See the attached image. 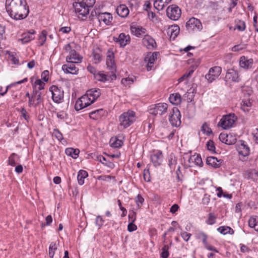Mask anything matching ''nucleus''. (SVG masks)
<instances>
[{"mask_svg":"<svg viewBox=\"0 0 258 258\" xmlns=\"http://www.w3.org/2000/svg\"><path fill=\"white\" fill-rule=\"evenodd\" d=\"M6 9L9 16L15 20L24 19L29 13L26 0H6Z\"/></svg>","mask_w":258,"mask_h":258,"instance_id":"1","label":"nucleus"},{"mask_svg":"<svg viewBox=\"0 0 258 258\" xmlns=\"http://www.w3.org/2000/svg\"><path fill=\"white\" fill-rule=\"evenodd\" d=\"M73 3L74 11L78 14L79 18L86 17L89 13V8L92 7L95 0H77Z\"/></svg>","mask_w":258,"mask_h":258,"instance_id":"2","label":"nucleus"},{"mask_svg":"<svg viewBox=\"0 0 258 258\" xmlns=\"http://www.w3.org/2000/svg\"><path fill=\"white\" fill-rule=\"evenodd\" d=\"M136 120V113L131 110L123 112L119 116V127L125 129L131 125Z\"/></svg>","mask_w":258,"mask_h":258,"instance_id":"3","label":"nucleus"},{"mask_svg":"<svg viewBox=\"0 0 258 258\" xmlns=\"http://www.w3.org/2000/svg\"><path fill=\"white\" fill-rule=\"evenodd\" d=\"M64 49L69 53L66 58L68 62L80 63L82 62L83 57L75 50L72 49L70 44H67L64 46Z\"/></svg>","mask_w":258,"mask_h":258,"instance_id":"4","label":"nucleus"},{"mask_svg":"<svg viewBox=\"0 0 258 258\" xmlns=\"http://www.w3.org/2000/svg\"><path fill=\"white\" fill-rule=\"evenodd\" d=\"M237 118L234 114H229L223 116L218 123L219 126L224 130L231 127L236 121Z\"/></svg>","mask_w":258,"mask_h":258,"instance_id":"5","label":"nucleus"},{"mask_svg":"<svg viewBox=\"0 0 258 258\" xmlns=\"http://www.w3.org/2000/svg\"><path fill=\"white\" fill-rule=\"evenodd\" d=\"M49 91L52 94V99L56 103H60L63 100V90L56 86L53 85L49 88Z\"/></svg>","mask_w":258,"mask_h":258,"instance_id":"6","label":"nucleus"},{"mask_svg":"<svg viewBox=\"0 0 258 258\" xmlns=\"http://www.w3.org/2000/svg\"><path fill=\"white\" fill-rule=\"evenodd\" d=\"M186 27L189 32H199L203 29L201 21L194 17L191 18L186 22Z\"/></svg>","mask_w":258,"mask_h":258,"instance_id":"7","label":"nucleus"},{"mask_svg":"<svg viewBox=\"0 0 258 258\" xmlns=\"http://www.w3.org/2000/svg\"><path fill=\"white\" fill-rule=\"evenodd\" d=\"M168 107V104L166 103H159L152 107L149 110V112L154 115H162L166 112Z\"/></svg>","mask_w":258,"mask_h":258,"instance_id":"8","label":"nucleus"},{"mask_svg":"<svg viewBox=\"0 0 258 258\" xmlns=\"http://www.w3.org/2000/svg\"><path fill=\"white\" fill-rule=\"evenodd\" d=\"M167 15L171 20L176 21L178 20L181 16V10L175 5L169 6L166 10Z\"/></svg>","mask_w":258,"mask_h":258,"instance_id":"9","label":"nucleus"},{"mask_svg":"<svg viewBox=\"0 0 258 258\" xmlns=\"http://www.w3.org/2000/svg\"><path fill=\"white\" fill-rule=\"evenodd\" d=\"M221 68L215 66L209 69L208 73L206 75L205 78L209 83H212L219 77L221 73Z\"/></svg>","mask_w":258,"mask_h":258,"instance_id":"10","label":"nucleus"},{"mask_svg":"<svg viewBox=\"0 0 258 258\" xmlns=\"http://www.w3.org/2000/svg\"><path fill=\"white\" fill-rule=\"evenodd\" d=\"M92 103V101H90V98L85 94L76 101L75 108L78 111L88 106Z\"/></svg>","mask_w":258,"mask_h":258,"instance_id":"11","label":"nucleus"},{"mask_svg":"<svg viewBox=\"0 0 258 258\" xmlns=\"http://www.w3.org/2000/svg\"><path fill=\"white\" fill-rule=\"evenodd\" d=\"M159 55L158 52H149L146 55L144 58L145 61L147 63L146 68L148 71L152 70L154 67L155 60Z\"/></svg>","mask_w":258,"mask_h":258,"instance_id":"12","label":"nucleus"},{"mask_svg":"<svg viewBox=\"0 0 258 258\" xmlns=\"http://www.w3.org/2000/svg\"><path fill=\"white\" fill-rule=\"evenodd\" d=\"M202 165L203 162L201 156L198 154H194L189 156L187 163H184V167L187 169L193 167L194 165L201 166Z\"/></svg>","mask_w":258,"mask_h":258,"instance_id":"13","label":"nucleus"},{"mask_svg":"<svg viewBox=\"0 0 258 258\" xmlns=\"http://www.w3.org/2000/svg\"><path fill=\"white\" fill-rule=\"evenodd\" d=\"M26 96L28 97L29 102L28 105L29 107H31L34 105V98H36L37 103L35 104V106L39 104L42 101V94L40 92L34 89L31 95H30L29 92L26 94Z\"/></svg>","mask_w":258,"mask_h":258,"instance_id":"14","label":"nucleus"},{"mask_svg":"<svg viewBox=\"0 0 258 258\" xmlns=\"http://www.w3.org/2000/svg\"><path fill=\"white\" fill-rule=\"evenodd\" d=\"M181 115L179 109L177 107H173L172 114L169 116V121L174 126H178L181 124Z\"/></svg>","mask_w":258,"mask_h":258,"instance_id":"15","label":"nucleus"},{"mask_svg":"<svg viewBox=\"0 0 258 258\" xmlns=\"http://www.w3.org/2000/svg\"><path fill=\"white\" fill-rule=\"evenodd\" d=\"M113 40L118 43L120 47H124L131 42V37L128 34L124 33H121L117 37H113Z\"/></svg>","mask_w":258,"mask_h":258,"instance_id":"16","label":"nucleus"},{"mask_svg":"<svg viewBox=\"0 0 258 258\" xmlns=\"http://www.w3.org/2000/svg\"><path fill=\"white\" fill-rule=\"evenodd\" d=\"M94 78L98 81L105 82H111L116 78V75L112 73L111 75L105 74L103 72H98L95 74Z\"/></svg>","mask_w":258,"mask_h":258,"instance_id":"17","label":"nucleus"},{"mask_svg":"<svg viewBox=\"0 0 258 258\" xmlns=\"http://www.w3.org/2000/svg\"><path fill=\"white\" fill-rule=\"evenodd\" d=\"M36 34L34 30H30L28 32L23 33L22 35V38L18 39V41L20 42L22 44L29 43L31 41L35 39L34 36Z\"/></svg>","mask_w":258,"mask_h":258,"instance_id":"18","label":"nucleus"},{"mask_svg":"<svg viewBox=\"0 0 258 258\" xmlns=\"http://www.w3.org/2000/svg\"><path fill=\"white\" fill-rule=\"evenodd\" d=\"M163 156L161 151L154 152L151 155L150 159L154 166L157 167L161 165L163 161Z\"/></svg>","mask_w":258,"mask_h":258,"instance_id":"19","label":"nucleus"},{"mask_svg":"<svg viewBox=\"0 0 258 258\" xmlns=\"http://www.w3.org/2000/svg\"><path fill=\"white\" fill-rule=\"evenodd\" d=\"M130 30L132 34L137 37H141L146 33L147 30L142 26L132 24L130 26Z\"/></svg>","mask_w":258,"mask_h":258,"instance_id":"20","label":"nucleus"},{"mask_svg":"<svg viewBox=\"0 0 258 258\" xmlns=\"http://www.w3.org/2000/svg\"><path fill=\"white\" fill-rule=\"evenodd\" d=\"M225 80L226 81L238 82L240 79L237 71L233 69H229L225 76Z\"/></svg>","mask_w":258,"mask_h":258,"instance_id":"21","label":"nucleus"},{"mask_svg":"<svg viewBox=\"0 0 258 258\" xmlns=\"http://www.w3.org/2000/svg\"><path fill=\"white\" fill-rule=\"evenodd\" d=\"M142 41L144 45L149 49H153L157 47L155 40L149 35H145Z\"/></svg>","mask_w":258,"mask_h":258,"instance_id":"22","label":"nucleus"},{"mask_svg":"<svg viewBox=\"0 0 258 258\" xmlns=\"http://www.w3.org/2000/svg\"><path fill=\"white\" fill-rule=\"evenodd\" d=\"M97 18L100 23L103 22L106 25H110L112 20L111 15L108 13H99L97 15Z\"/></svg>","mask_w":258,"mask_h":258,"instance_id":"23","label":"nucleus"},{"mask_svg":"<svg viewBox=\"0 0 258 258\" xmlns=\"http://www.w3.org/2000/svg\"><path fill=\"white\" fill-rule=\"evenodd\" d=\"M253 60L252 58H248L245 56H242L240 58L239 66L244 69H249L252 68Z\"/></svg>","mask_w":258,"mask_h":258,"instance_id":"24","label":"nucleus"},{"mask_svg":"<svg viewBox=\"0 0 258 258\" xmlns=\"http://www.w3.org/2000/svg\"><path fill=\"white\" fill-rule=\"evenodd\" d=\"M68 64H63L62 66V70L64 73L72 74H77L79 71L78 69L76 67L74 62H68Z\"/></svg>","mask_w":258,"mask_h":258,"instance_id":"25","label":"nucleus"},{"mask_svg":"<svg viewBox=\"0 0 258 258\" xmlns=\"http://www.w3.org/2000/svg\"><path fill=\"white\" fill-rule=\"evenodd\" d=\"M100 89L93 88L89 90H88L86 93V95L90 98V101H92L93 103L100 95Z\"/></svg>","mask_w":258,"mask_h":258,"instance_id":"26","label":"nucleus"},{"mask_svg":"<svg viewBox=\"0 0 258 258\" xmlns=\"http://www.w3.org/2000/svg\"><path fill=\"white\" fill-rule=\"evenodd\" d=\"M106 113V111L103 109H99L90 112L89 116L92 119L97 120L102 116H105Z\"/></svg>","mask_w":258,"mask_h":258,"instance_id":"27","label":"nucleus"},{"mask_svg":"<svg viewBox=\"0 0 258 258\" xmlns=\"http://www.w3.org/2000/svg\"><path fill=\"white\" fill-rule=\"evenodd\" d=\"M222 161V160H218L217 158L213 156L208 157L206 160L207 164L214 168L219 167Z\"/></svg>","mask_w":258,"mask_h":258,"instance_id":"28","label":"nucleus"},{"mask_svg":"<svg viewBox=\"0 0 258 258\" xmlns=\"http://www.w3.org/2000/svg\"><path fill=\"white\" fill-rule=\"evenodd\" d=\"M116 11L118 15L122 18L126 17L129 14V10L124 5H120L118 6Z\"/></svg>","mask_w":258,"mask_h":258,"instance_id":"29","label":"nucleus"},{"mask_svg":"<svg viewBox=\"0 0 258 258\" xmlns=\"http://www.w3.org/2000/svg\"><path fill=\"white\" fill-rule=\"evenodd\" d=\"M237 151L240 155L243 156H247L249 153V149L244 143V141H241V144L237 148Z\"/></svg>","mask_w":258,"mask_h":258,"instance_id":"30","label":"nucleus"},{"mask_svg":"<svg viewBox=\"0 0 258 258\" xmlns=\"http://www.w3.org/2000/svg\"><path fill=\"white\" fill-rule=\"evenodd\" d=\"M171 0H154V7L158 11L162 10Z\"/></svg>","mask_w":258,"mask_h":258,"instance_id":"31","label":"nucleus"},{"mask_svg":"<svg viewBox=\"0 0 258 258\" xmlns=\"http://www.w3.org/2000/svg\"><path fill=\"white\" fill-rule=\"evenodd\" d=\"M106 65L110 69H113L114 68V54L112 51H108L107 53Z\"/></svg>","mask_w":258,"mask_h":258,"instance_id":"32","label":"nucleus"},{"mask_svg":"<svg viewBox=\"0 0 258 258\" xmlns=\"http://www.w3.org/2000/svg\"><path fill=\"white\" fill-rule=\"evenodd\" d=\"M170 102L174 105H178L181 102V96L179 93L172 94L169 97Z\"/></svg>","mask_w":258,"mask_h":258,"instance_id":"33","label":"nucleus"},{"mask_svg":"<svg viewBox=\"0 0 258 258\" xmlns=\"http://www.w3.org/2000/svg\"><path fill=\"white\" fill-rule=\"evenodd\" d=\"M66 154L72 157L74 159H76L78 157L80 151L78 149H74L72 148H68L65 150Z\"/></svg>","mask_w":258,"mask_h":258,"instance_id":"34","label":"nucleus"},{"mask_svg":"<svg viewBox=\"0 0 258 258\" xmlns=\"http://www.w3.org/2000/svg\"><path fill=\"white\" fill-rule=\"evenodd\" d=\"M248 225L258 231V217L255 216L250 217L248 220Z\"/></svg>","mask_w":258,"mask_h":258,"instance_id":"35","label":"nucleus"},{"mask_svg":"<svg viewBox=\"0 0 258 258\" xmlns=\"http://www.w3.org/2000/svg\"><path fill=\"white\" fill-rule=\"evenodd\" d=\"M110 144L112 147L117 148L122 146L123 142L121 140L119 139L116 137H115L110 139Z\"/></svg>","mask_w":258,"mask_h":258,"instance_id":"36","label":"nucleus"},{"mask_svg":"<svg viewBox=\"0 0 258 258\" xmlns=\"http://www.w3.org/2000/svg\"><path fill=\"white\" fill-rule=\"evenodd\" d=\"M88 173L85 170H81L79 171L77 178L80 185H83L84 183V179L88 176Z\"/></svg>","mask_w":258,"mask_h":258,"instance_id":"37","label":"nucleus"},{"mask_svg":"<svg viewBox=\"0 0 258 258\" xmlns=\"http://www.w3.org/2000/svg\"><path fill=\"white\" fill-rule=\"evenodd\" d=\"M93 61L95 63H99L102 59V54L100 49L94 50L92 52Z\"/></svg>","mask_w":258,"mask_h":258,"instance_id":"38","label":"nucleus"},{"mask_svg":"<svg viewBox=\"0 0 258 258\" xmlns=\"http://www.w3.org/2000/svg\"><path fill=\"white\" fill-rule=\"evenodd\" d=\"M179 33V27L178 26H171L168 30V33L170 34V37L174 39Z\"/></svg>","mask_w":258,"mask_h":258,"instance_id":"39","label":"nucleus"},{"mask_svg":"<svg viewBox=\"0 0 258 258\" xmlns=\"http://www.w3.org/2000/svg\"><path fill=\"white\" fill-rule=\"evenodd\" d=\"M217 231L223 235L227 234H233L234 233V230L228 226H220L217 229Z\"/></svg>","mask_w":258,"mask_h":258,"instance_id":"40","label":"nucleus"},{"mask_svg":"<svg viewBox=\"0 0 258 258\" xmlns=\"http://www.w3.org/2000/svg\"><path fill=\"white\" fill-rule=\"evenodd\" d=\"M251 106V102L249 99L243 100L241 102V108L244 112H248Z\"/></svg>","mask_w":258,"mask_h":258,"instance_id":"41","label":"nucleus"},{"mask_svg":"<svg viewBox=\"0 0 258 258\" xmlns=\"http://www.w3.org/2000/svg\"><path fill=\"white\" fill-rule=\"evenodd\" d=\"M47 35V32L45 30L41 31L38 37V42L39 45L42 46L45 42L46 40V36Z\"/></svg>","mask_w":258,"mask_h":258,"instance_id":"42","label":"nucleus"},{"mask_svg":"<svg viewBox=\"0 0 258 258\" xmlns=\"http://www.w3.org/2000/svg\"><path fill=\"white\" fill-rule=\"evenodd\" d=\"M97 179L99 180H103L107 182H109L111 180H113L114 182L116 181L115 177L111 175H103L99 176L97 177Z\"/></svg>","mask_w":258,"mask_h":258,"instance_id":"43","label":"nucleus"},{"mask_svg":"<svg viewBox=\"0 0 258 258\" xmlns=\"http://www.w3.org/2000/svg\"><path fill=\"white\" fill-rule=\"evenodd\" d=\"M57 246L55 243L51 242L49 247V256L50 258H53L55 251L57 249Z\"/></svg>","mask_w":258,"mask_h":258,"instance_id":"44","label":"nucleus"},{"mask_svg":"<svg viewBox=\"0 0 258 258\" xmlns=\"http://www.w3.org/2000/svg\"><path fill=\"white\" fill-rule=\"evenodd\" d=\"M18 158L19 157L17 154L13 153L9 158V164L11 166H15L18 161Z\"/></svg>","mask_w":258,"mask_h":258,"instance_id":"45","label":"nucleus"},{"mask_svg":"<svg viewBox=\"0 0 258 258\" xmlns=\"http://www.w3.org/2000/svg\"><path fill=\"white\" fill-rule=\"evenodd\" d=\"M177 163V160L175 158H173L170 156L168 159V166L171 170H174L175 169V165Z\"/></svg>","mask_w":258,"mask_h":258,"instance_id":"46","label":"nucleus"},{"mask_svg":"<svg viewBox=\"0 0 258 258\" xmlns=\"http://www.w3.org/2000/svg\"><path fill=\"white\" fill-rule=\"evenodd\" d=\"M228 138L226 140V144L232 145L236 143V138L235 136H233L232 134H227Z\"/></svg>","mask_w":258,"mask_h":258,"instance_id":"47","label":"nucleus"},{"mask_svg":"<svg viewBox=\"0 0 258 258\" xmlns=\"http://www.w3.org/2000/svg\"><path fill=\"white\" fill-rule=\"evenodd\" d=\"M45 84L40 79H37L36 80L34 83V87L35 88H38L39 90H43L44 88ZM36 90V89H35Z\"/></svg>","mask_w":258,"mask_h":258,"instance_id":"48","label":"nucleus"},{"mask_svg":"<svg viewBox=\"0 0 258 258\" xmlns=\"http://www.w3.org/2000/svg\"><path fill=\"white\" fill-rule=\"evenodd\" d=\"M201 131L204 134H206L207 135H209L210 134H211L212 133L211 129L210 128V127L209 126L208 124L206 122L204 123L203 124V125L202 126Z\"/></svg>","mask_w":258,"mask_h":258,"instance_id":"49","label":"nucleus"},{"mask_svg":"<svg viewBox=\"0 0 258 258\" xmlns=\"http://www.w3.org/2000/svg\"><path fill=\"white\" fill-rule=\"evenodd\" d=\"M194 72V69H191L188 71V72L185 73L178 79V82L180 83L185 80L186 79L190 77Z\"/></svg>","mask_w":258,"mask_h":258,"instance_id":"50","label":"nucleus"},{"mask_svg":"<svg viewBox=\"0 0 258 258\" xmlns=\"http://www.w3.org/2000/svg\"><path fill=\"white\" fill-rule=\"evenodd\" d=\"M216 217L212 213L209 214L206 223L209 225H213L216 223Z\"/></svg>","mask_w":258,"mask_h":258,"instance_id":"51","label":"nucleus"},{"mask_svg":"<svg viewBox=\"0 0 258 258\" xmlns=\"http://www.w3.org/2000/svg\"><path fill=\"white\" fill-rule=\"evenodd\" d=\"M52 136L55 137L58 141H61L63 139L62 134L57 129L54 128L52 132Z\"/></svg>","mask_w":258,"mask_h":258,"instance_id":"52","label":"nucleus"},{"mask_svg":"<svg viewBox=\"0 0 258 258\" xmlns=\"http://www.w3.org/2000/svg\"><path fill=\"white\" fill-rule=\"evenodd\" d=\"M236 28L240 31H243L245 29V24L243 21L239 20L236 24Z\"/></svg>","mask_w":258,"mask_h":258,"instance_id":"53","label":"nucleus"},{"mask_svg":"<svg viewBox=\"0 0 258 258\" xmlns=\"http://www.w3.org/2000/svg\"><path fill=\"white\" fill-rule=\"evenodd\" d=\"M207 149L212 153H216L215 147L213 141L210 140L207 143Z\"/></svg>","mask_w":258,"mask_h":258,"instance_id":"54","label":"nucleus"},{"mask_svg":"<svg viewBox=\"0 0 258 258\" xmlns=\"http://www.w3.org/2000/svg\"><path fill=\"white\" fill-rule=\"evenodd\" d=\"M197 238L202 240L203 244H206L207 235L204 232H200L197 235Z\"/></svg>","mask_w":258,"mask_h":258,"instance_id":"55","label":"nucleus"},{"mask_svg":"<svg viewBox=\"0 0 258 258\" xmlns=\"http://www.w3.org/2000/svg\"><path fill=\"white\" fill-rule=\"evenodd\" d=\"M136 212L134 210L129 211L128 216L129 221L131 222H135L136 220Z\"/></svg>","mask_w":258,"mask_h":258,"instance_id":"56","label":"nucleus"},{"mask_svg":"<svg viewBox=\"0 0 258 258\" xmlns=\"http://www.w3.org/2000/svg\"><path fill=\"white\" fill-rule=\"evenodd\" d=\"M169 246L167 245H165L162 247V252L161 253V257L162 258H168L169 256V252H168Z\"/></svg>","mask_w":258,"mask_h":258,"instance_id":"57","label":"nucleus"},{"mask_svg":"<svg viewBox=\"0 0 258 258\" xmlns=\"http://www.w3.org/2000/svg\"><path fill=\"white\" fill-rule=\"evenodd\" d=\"M135 200L138 209H140L144 201V199L141 195H139L136 198Z\"/></svg>","mask_w":258,"mask_h":258,"instance_id":"58","label":"nucleus"},{"mask_svg":"<svg viewBox=\"0 0 258 258\" xmlns=\"http://www.w3.org/2000/svg\"><path fill=\"white\" fill-rule=\"evenodd\" d=\"M180 235L183 240L187 242L189 240L190 237L191 236V234L185 231H182L180 233Z\"/></svg>","mask_w":258,"mask_h":258,"instance_id":"59","label":"nucleus"},{"mask_svg":"<svg viewBox=\"0 0 258 258\" xmlns=\"http://www.w3.org/2000/svg\"><path fill=\"white\" fill-rule=\"evenodd\" d=\"M57 117L61 120H64L68 117V114L63 111H61L56 113Z\"/></svg>","mask_w":258,"mask_h":258,"instance_id":"60","label":"nucleus"},{"mask_svg":"<svg viewBox=\"0 0 258 258\" xmlns=\"http://www.w3.org/2000/svg\"><path fill=\"white\" fill-rule=\"evenodd\" d=\"M117 203H118V205L119 207L120 210L122 211L121 216L122 217L125 216L127 214V210H126L125 208H124V207H123L122 206L121 202L120 200H117Z\"/></svg>","mask_w":258,"mask_h":258,"instance_id":"61","label":"nucleus"},{"mask_svg":"<svg viewBox=\"0 0 258 258\" xmlns=\"http://www.w3.org/2000/svg\"><path fill=\"white\" fill-rule=\"evenodd\" d=\"M248 176L249 178L255 179L258 177V172L254 170L249 171L248 173Z\"/></svg>","mask_w":258,"mask_h":258,"instance_id":"62","label":"nucleus"},{"mask_svg":"<svg viewBox=\"0 0 258 258\" xmlns=\"http://www.w3.org/2000/svg\"><path fill=\"white\" fill-rule=\"evenodd\" d=\"M137 229V226L134 224V222H131L127 226V230L129 232H133Z\"/></svg>","mask_w":258,"mask_h":258,"instance_id":"63","label":"nucleus"},{"mask_svg":"<svg viewBox=\"0 0 258 258\" xmlns=\"http://www.w3.org/2000/svg\"><path fill=\"white\" fill-rule=\"evenodd\" d=\"M144 180L147 182L150 181V176L149 169L145 170L144 172Z\"/></svg>","mask_w":258,"mask_h":258,"instance_id":"64","label":"nucleus"}]
</instances>
